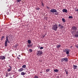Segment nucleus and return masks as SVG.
Here are the masks:
<instances>
[{
  "label": "nucleus",
  "mask_w": 78,
  "mask_h": 78,
  "mask_svg": "<svg viewBox=\"0 0 78 78\" xmlns=\"http://www.w3.org/2000/svg\"><path fill=\"white\" fill-rule=\"evenodd\" d=\"M58 25L57 24H54L52 27V29L55 31H57L58 30Z\"/></svg>",
  "instance_id": "nucleus-1"
},
{
  "label": "nucleus",
  "mask_w": 78,
  "mask_h": 78,
  "mask_svg": "<svg viewBox=\"0 0 78 78\" xmlns=\"http://www.w3.org/2000/svg\"><path fill=\"white\" fill-rule=\"evenodd\" d=\"M43 53L42 51H38L37 52V56H42V55Z\"/></svg>",
  "instance_id": "nucleus-2"
},
{
  "label": "nucleus",
  "mask_w": 78,
  "mask_h": 78,
  "mask_svg": "<svg viewBox=\"0 0 78 78\" xmlns=\"http://www.w3.org/2000/svg\"><path fill=\"white\" fill-rule=\"evenodd\" d=\"M69 59L67 58H61V61H62L63 62V61H65V62H68Z\"/></svg>",
  "instance_id": "nucleus-3"
},
{
  "label": "nucleus",
  "mask_w": 78,
  "mask_h": 78,
  "mask_svg": "<svg viewBox=\"0 0 78 78\" xmlns=\"http://www.w3.org/2000/svg\"><path fill=\"white\" fill-rule=\"evenodd\" d=\"M50 12L54 13V12H57V10L55 9H52L51 10Z\"/></svg>",
  "instance_id": "nucleus-4"
},
{
  "label": "nucleus",
  "mask_w": 78,
  "mask_h": 78,
  "mask_svg": "<svg viewBox=\"0 0 78 78\" xmlns=\"http://www.w3.org/2000/svg\"><path fill=\"white\" fill-rule=\"evenodd\" d=\"M8 43H9L10 41H9L8 40H6L5 42V47H7V45H8Z\"/></svg>",
  "instance_id": "nucleus-5"
},
{
  "label": "nucleus",
  "mask_w": 78,
  "mask_h": 78,
  "mask_svg": "<svg viewBox=\"0 0 78 78\" xmlns=\"http://www.w3.org/2000/svg\"><path fill=\"white\" fill-rule=\"evenodd\" d=\"M6 59L5 56H4L1 55L0 56V59L2 60H5Z\"/></svg>",
  "instance_id": "nucleus-6"
},
{
  "label": "nucleus",
  "mask_w": 78,
  "mask_h": 78,
  "mask_svg": "<svg viewBox=\"0 0 78 78\" xmlns=\"http://www.w3.org/2000/svg\"><path fill=\"white\" fill-rule=\"evenodd\" d=\"M75 36L76 37H78V30L76 31L75 34Z\"/></svg>",
  "instance_id": "nucleus-7"
},
{
  "label": "nucleus",
  "mask_w": 78,
  "mask_h": 78,
  "mask_svg": "<svg viewBox=\"0 0 78 78\" xmlns=\"http://www.w3.org/2000/svg\"><path fill=\"white\" fill-rule=\"evenodd\" d=\"M23 69L21 68L18 70V71L19 72H23Z\"/></svg>",
  "instance_id": "nucleus-8"
},
{
  "label": "nucleus",
  "mask_w": 78,
  "mask_h": 78,
  "mask_svg": "<svg viewBox=\"0 0 78 78\" xmlns=\"http://www.w3.org/2000/svg\"><path fill=\"white\" fill-rule=\"evenodd\" d=\"M65 71L66 72V74L68 75L67 76H68V74L69 73V70H68L67 69H65Z\"/></svg>",
  "instance_id": "nucleus-9"
},
{
  "label": "nucleus",
  "mask_w": 78,
  "mask_h": 78,
  "mask_svg": "<svg viewBox=\"0 0 78 78\" xmlns=\"http://www.w3.org/2000/svg\"><path fill=\"white\" fill-rule=\"evenodd\" d=\"M77 67H78V66H77L74 65L73 66V69H77Z\"/></svg>",
  "instance_id": "nucleus-10"
},
{
  "label": "nucleus",
  "mask_w": 78,
  "mask_h": 78,
  "mask_svg": "<svg viewBox=\"0 0 78 78\" xmlns=\"http://www.w3.org/2000/svg\"><path fill=\"white\" fill-rule=\"evenodd\" d=\"M62 12H67V10L66 9H64L62 10Z\"/></svg>",
  "instance_id": "nucleus-11"
},
{
  "label": "nucleus",
  "mask_w": 78,
  "mask_h": 78,
  "mask_svg": "<svg viewBox=\"0 0 78 78\" xmlns=\"http://www.w3.org/2000/svg\"><path fill=\"white\" fill-rule=\"evenodd\" d=\"M72 28L73 30H76L77 29L76 27H75V26H73L72 27Z\"/></svg>",
  "instance_id": "nucleus-12"
},
{
  "label": "nucleus",
  "mask_w": 78,
  "mask_h": 78,
  "mask_svg": "<svg viewBox=\"0 0 78 78\" xmlns=\"http://www.w3.org/2000/svg\"><path fill=\"white\" fill-rule=\"evenodd\" d=\"M25 74H26V73H25L24 72H22L21 73V75L23 76H24Z\"/></svg>",
  "instance_id": "nucleus-13"
},
{
  "label": "nucleus",
  "mask_w": 78,
  "mask_h": 78,
  "mask_svg": "<svg viewBox=\"0 0 78 78\" xmlns=\"http://www.w3.org/2000/svg\"><path fill=\"white\" fill-rule=\"evenodd\" d=\"M27 47H32L33 44H29L27 45Z\"/></svg>",
  "instance_id": "nucleus-14"
},
{
  "label": "nucleus",
  "mask_w": 78,
  "mask_h": 78,
  "mask_svg": "<svg viewBox=\"0 0 78 78\" xmlns=\"http://www.w3.org/2000/svg\"><path fill=\"white\" fill-rule=\"evenodd\" d=\"M54 71L55 72H59V70H58V69H54Z\"/></svg>",
  "instance_id": "nucleus-15"
},
{
  "label": "nucleus",
  "mask_w": 78,
  "mask_h": 78,
  "mask_svg": "<svg viewBox=\"0 0 78 78\" xmlns=\"http://www.w3.org/2000/svg\"><path fill=\"white\" fill-rule=\"evenodd\" d=\"M5 38V36H2L1 38V40L3 41V39Z\"/></svg>",
  "instance_id": "nucleus-16"
},
{
  "label": "nucleus",
  "mask_w": 78,
  "mask_h": 78,
  "mask_svg": "<svg viewBox=\"0 0 78 78\" xmlns=\"http://www.w3.org/2000/svg\"><path fill=\"white\" fill-rule=\"evenodd\" d=\"M50 69H46V72H49L50 71Z\"/></svg>",
  "instance_id": "nucleus-17"
},
{
  "label": "nucleus",
  "mask_w": 78,
  "mask_h": 78,
  "mask_svg": "<svg viewBox=\"0 0 78 78\" xmlns=\"http://www.w3.org/2000/svg\"><path fill=\"white\" fill-rule=\"evenodd\" d=\"M28 44H30L31 43V41L30 40H28L27 41Z\"/></svg>",
  "instance_id": "nucleus-18"
},
{
  "label": "nucleus",
  "mask_w": 78,
  "mask_h": 78,
  "mask_svg": "<svg viewBox=\"0 0 78 78\" xmlns=\"http://www.w3.org/2000/svg\"><path fill=\"white\" fill-rule=\"evenodd\" d=\"M69 51H69V50H67V51L66 52V54H67V55H69V54L70 53V52H69Z\"/></svg>",
  "instance_id": "nucleus-19"
},
{
  "label": "nucleus",
  "mask_w": 78,
  "mask_h": 78,
  "mask_svg": "<svg viewBox=\"0 0 78 78\" xmlns=\"http://www.w3.org/2000/svg\"><path fill=\"white\" fill-rule=\"evenodd\" d=\"M22 67L23 68H24V69H25V68H27V67H26V65H23V66H22Z\"/></svg>",
  "instance_id": "nucleus-20"
},
{
  "label": "nucleus",
  "mask_w": 78,
  "mask_h": 78,
  "mask_svg": "<svg viewBox=\"0 0 78 78\" xmlns=\"http://www.w3.org/2000/svg\"><path fill=\"white\" fill-rule=\"evenodd\" d=\"M61 46V45H57V48H59Z\"/></svg>",
  "instance_id": "nucleus-21"
},
{
  "label": "nucleus",
  "mask_w": 78,
  "mask_h": 78,
  "mask_svg": "<svg viewBox=\"0 0 78 78\" xmlns=\"http://www.w3.org/2000/svg\"><path fill=\"white\" fill-rule=\"evenodd\" d=\"M11 70V68L8 69H7V71H8V72H10Z\"/></svg>",
  "instance_id": "nucleus-22"
},
{
  "label": "nucleus",
  "mask_w": 78,
  "mask_h": 78,
  "mask_svg": "<svg viewBox=\"0 0 78 78\" xmlns=\"http://www.w3.org/2000/svg\"><path fill=\"white\" fill-rule=\"evenodd\" d=\"M62 21L63 22H66V20H65V19L64 18H62Z\"/></svg>",
  "instance_id": "nucleus-23"
},
{
  "label": "nucleus",
  "mask_w": 78,
  "mask_h": 78,
  "mask_svg": "<svg viewBox=\"0 0 78 78\" xmlns=\"http://www.w3.org/2000/svg\"><path fill=\"white\" fill-rule=\"evenodd\" d=\"M9 37V36H6V40H9V38H8Z\"/></svg>",
  "instance_id": "nucleus-24"
},
{
  "label": "nucleus",
  "mask_w": 78,
  "mask_h": 78,
  "mask_svg": "<svg viewBox=\"0 0 78 78\" xmlns=\"http://www.w3.org/2000/svg\"><path fill=\"white\" fill-rule=\"evenodd\" d=\"M69 19H73V16H69Z\"/></svg>",
  "instance_id": "nucleus-25"
},
{
  "label": "nucleus",
  "mask_w": 78,
  "mask_h": 78,
  "mask_svg": "<svg viewBox=\"0 0 78 78\" xmlns=\"http://www.w3.org/2000/svg\"><path fill=\"white\" fill-rule=\"evenodd\" d=\"M76 8H77V7L76 8H75V11H77V12H78V9H76Z\"/></svg>",
  "instance_id": "nucleus-26"
},
{
  "label": "nucleus",
  "mask_w": 78,
  "mask_h": 78,
  "mask_svg": "<svg viewBox=\"0 0 78 78\" xmlns=\"http://www.w3.org/2000/svg\"><path fill=\"white\" fill-rule=\"evenodd\" d=\"M42 3H41V5L42 6H45V5H44V3H43V2H41Z\"/></svg>",
  "instance_id": "nucleus-27"
},
{
  "label": "nucleus",
  "mask_w": 78,
  "mask_h": 78,
  "mask_svg": "<svg viewBox=\"0 0 78 78\" xmlns=\"http://www.w3.org/2000/svg\"><path fill=\"white\" fill-rule=\"evenodd\" d=\"M17 2H20L22 1V0H16Z\"/></svg>",
  "instance_id": "nucleus-28"
},
{
  "label": "nucleus",
  "mask_w": 78,
  "mask_h": 78,
  "mask_svg": "<svg viewBox=\"0 0 78 78\" xmlns=\"http://www.w3.org/2000/svg\"><path fill=\"white\" fill-rule=\"evenodd\" d=\"M59 14V13L58 12H56L55 13V15H58Z\"/></svg>",
  "instance_id": "nucleus-29"
},
{
  "label": "nucleus",
  "mask_w": 78,
  "mask_h": 78,
  "mask_svg": "<svg viewBox=\"0 0 78 78\" xmlns=\"http://www.w3.org/2000/svg\"><path fill=\"white\" fill-rule=\"evenodd\" d=\"M36 9H37V11H39V9H40L39 8V7H38V8H36Z\"/></svg>",
  "instance_id": "nucleus-30"
},
{
  "label": "nucleus",
  "mask_w": 78,
  "mask_h": 78,
  "mask_svg": "<svg viewBox=\"0 0 78 78\" xmlns=\"http://www.w3.org/2000/svg\"><path fill=\"white\" fill-rule=\"evenodd\" d=\"M75 47H76V48H78V44H76L75 45Z\"/></svg>",
  "instance_id": "nucleus-31"
},
{
  "label": "nucleus",
  "mask_w": 78,
  "mask_h": 78,
  "mask_svg": "<svg viewBox=\"0 0 78 78\" xmlns=\"http://www.w3.org/2000/svg\"><path fill=\"white\" fill-rule=\"evenodd\" d=\"M43 48H44L42 47H41V48H40V50H42Z\"/></svg>",
  "instance_id": "nucleus-32"
},
{
  "label": "nucleus",
  "mask_w": 78,
  "mask_h": 78,
  "mask_svg": "<svg viewBox=\"0 0 78 78\" xmlns=\"http://www.w3.org/2000/svg\"><path fill=\"white\" fill-rule=\"evenodd\" d=\"M29 51L30 52H32V51H33V50L31 49H29Z\"/></svg>",
  "instance_id": "nucleus-33"
},
{
  "label": "nucleus",
  "mask_w": 78,
  "mask_h": 78,
  "mask_svg": "<svg viewBox=\"0 0 78 78\" xmlns=\"http://www.w3.org/2000/svg\"><path fill=\"white\" fill-rule=\"evenodd\" d=\"M67 51V49H65L64 50V52H66Z\"/></svg>",
  "instance_id": "nucleus-34"
},
{
  "label": "nucleus",
  "mask_w": 78,
  "mask_h": 78,
  "mask_svg": "<svg viewBox=\"0 0 78 78\" xmlns=\"http://www.w3.org/2000/svg\"><path fill=\"white\" fill-rule=\"evenodd\" d=\"M60 28H61V29H62V28H63V26H62H62H61V27H60Z\"/></svg>",
  "instance_id": "nucleus-35"
},
{
  "label": "nucleus",
  "mask_w": 78,
  "mask_h": 78,
  "mask_svg": "<svg viewBox=\"0 0 78 78\" xmlns=\"http://www.w3.org/2000/svg\"><path fill=\"white\" fill-rule=\"evenodd\" d=\"M34 78H38V77L37 76H35Z\"/></svg>",
  "instance_id": "nucleus-36"
},
{
  "label": "nucleus",
  "mask_w": 78,
  "mask_h": 78,
  "mask_svg": "<svg viewBox=\"0 0 78 78\" xmlns=\"http://www.w3.org/2000/svg\"><path fill=\"white\" fill-rule=\"evenodd\" d=\"M14 46L15 47H17V46H18V45H17V44H16Z\"/></svg>",
  "instance_id": "nucleus-37"
},
{
  "label": "nucleus",
  "mask_w": 78,
  "mask_h": 78,
  "mask_svg": "<svg viewBox=\"0 0 78 78\" xmlns=\"http://www.w3.org/2000/svg\"><path fill=\"white\" fill-rule=\"evenodd\" d=\"M8 75H9V74H6L5 76L6 77H8Z\"/></svg>",
  "instance_id": "nucleus-38"
},
{
  "label": "nucleus",
  "mask_w": 78,
  "mask_h": 78,
  "mask_svg": "<svg viewBox=\"0 0 78 78\" xmlns=\"http://www.w3.org/2000/svg\"><path fill=\"white\" fill-rule=\"evenodd\" d=\"M62 25H61L60 24H58V27H61Z\"/></svg>",
  "instance_id": "nucleus-39"
},
{
  "label": "nucleus",
  "mask_w": 78,
  "mask_h": 78,
  "mask_svg": "<svg viewBox=\"0 0 78 78\" xmlns=\"http://www.w3.org/2000/svg\"><path fill=\"white\" fill-rule=\"evenodd\" d=\"M45 35H46V34H45L44 35H43V37H45Z\"/></svg>",
  "instance_id": "nucleus-40"
},
{
  "label": "nucleus",
  "mask_w": 78,
  "mask_h": 78,
  "mask_svg": "<svg viewBox=\"0 0 78 78\" xmlns=\"http://www.w3.org/2000/svg\"><path fill=\"white\" fill-rule=\"evenodd\" d=\"M47 8L48 9H50V7H48V6H47Z\"/></svg>",
  "instance_id": "nucleus-41"
},
{
  "label": "nucleus",
  "mask_w": 78,
  "mask_h": 78,
  "mask_svg": "<svg viewBox=\"0 0 78 78\" xmlns=\"http://www.w3.org/2000/svg\"><path fill=\"white\" fill-rule=\"evenodd\" d=\"M9 67H10V69H12V67H11L10 66H9Z\"/></svg>",
  "instance_id": "nucleus-42"
},
{
  "label": "nucleus",
  "mask_w": 78,
  "mask_h": 78,
  "mask_svg": "<svg viewBox=\"0 0 78 78\" xmlns=\"http://www.w3.org/2000/svg\"><path fill=\"white\" fill-rule=\"evenodd\" d=\"M17 58H18V59H20V58H19L18 57H17Z\"/></svg>",
  "instance_id": "nucleus-43"
},
{
  "label": "nucleus",
  "mask_w": 78,
  "mask_h": 78,
  "mask_svg": "<svg viewBox=\"0 0 78 78\" xmlns=\"http://www.w3.org/2000/svg\"><path fill=\"white\" fill-rule=\"evenodd\" d=\"M40 73H42V72H40Z\"/></svg>",
  "instance_id": "nucleus-44"
},
{
  "label": "nucleus",
  "mask_w": 78,
  "mask_h": 78,
  "mask_svg": "<svg viewBox=\"0 0 78 78\" xmlns=\"http://www.w3.org/2000/svg\"><path fill=\"white\" fill-rule=\"evenodd\" d=\"M19 56L20 57V55H19V56Z\"/></svg>",
  "instance_id": "nucleus-45"
},
{
  "label": "nucleus",
  "mask_w": 78,
  "mask_h": 78,
  "mask_svg": "<svg viewBox=\"0 0 78 78\" xmlns=\"http://www.w3.org/2000/svg\"><path fill=\"white\" fill-rule=\"evenodd\" d=\"M10 78H12V77H10Z\"/></svg>",
  "instance_id": "nucleus-46"
},
{
  "label": "nucleus",
  "mask_w": 78,
  "mask_h": 78,
  "mask_svg": "<svg viewBox=\"0 0 78 78\" xmlns=\"http://www.w3.org/2000/svg\"><path fill=\"white\" fill-rule=\"evenodd\" d=\"M40 47V46H39L38 47V48H39Z\"/></svg>",
  "instance_id": "nucleus-47"
}]
</instances>
